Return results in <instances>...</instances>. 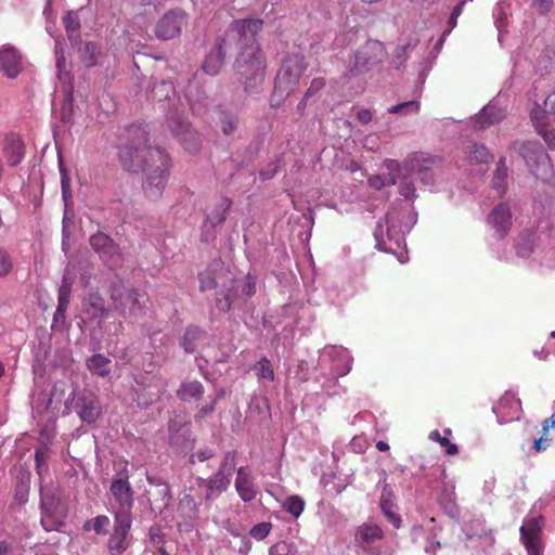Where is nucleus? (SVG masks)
Returning <instances> with one entry per match:
<instances>
[{
	"label": "nucleus",
	"mask_w": 555,
	"mask_h": 555,
	"mask_svg": "<svg viewBox=\"0 0 555 555\" xmlns=\"http://www.w3.org/2000/svg\"><path fill=\"white\" fill-rule=\"evenodd\" d=\"M236 127L235 119L233 117L225 116L221 121V129L224 134H231Z\"/></svg>",
	"instance_id": "obj_58"
},
{
	"label": "nucleus",
	"mask_w": 555,
	"mask_h": 555,
	"mask_svg": "<svg viewBox=\"0 0 555 555\" xmlns=\"http://www.w3.org/2000/svg\"><path fill=\"white\" fill-rule=\"evenodd\" d=\"M380 507L384 513V515L387 517V519L396 527L399 528L401 524V519L398 516V514L393 511V506L391 503L386 501L385 499H382Z\"/></svg>",
	"instance_id": "obj_47"
},
{
	"label": "nucleus",
	"mask_w": 555,
	"mask_h": 555,
	"mask_svg": "<svg viewBox=\"0 0 555 555\" xmlns=\"http://www.w3.org/2000/svg\"><path fill=\"white\" fill-rule=\"evenodd\" d=\"M383 538L384 532L379 526L364 522L356 530L354 543L361 551L369 555H379L380 548L377 544Z\"/></svg>",
	"instance_id": "obj_17"
},
{
	"label": "nucleus",
	"mask_w": 555,
	"mask_h": 555,
	"mask_svg": "<svg viewBox=\"0 0 555 555\" xmlns=\"http://www.w3.org/2000/svg\"><path fill=\"white\" fill-rule=\"evenodd\" d=\"M256 375L260 379L272 382L274 379V370L267 358H261L254 367Z\"/></svg>",
	"instance_id": "obj_39"
},
{
	"label": "nucleus",
	"mask_w": 555,
	"mask_h": 555,
	"mask_svg": "<svg viewBox=\"0 0 555 555\" xmlns=\"http://www.w3.org/2000/svg\"><path fill=\"white\" fill-rule=\"evenodd\" d=\"M75 408L79 417L87 423L95 422L102 412L98 397L87 390L79 393Z\"/></svg>",
	"instance_id": "obj_22"
},
{
	"label": "nucleus",
	"mask_w": 555,
	"mask_h": 555,
	"mask_svg": "<svg viewBox=\"0 0 555 555\" xmlns=\"http://www.w3.org/2000/svg\"><path fill=\"white\" fill-rule=\"evenodd\" d=\"M130 513L119 511L115 514L114 531L108 540V551L112 555L122 554L130 545Z\"/></svg>",
	"instance_id": "obj_11"
},
{
	"label": "nucleus",
	"mask_w": 555,
	"mask_h": 555,
	"mask_svg": "<svg viewBox=\"0 0 555 555\" xmlns=\"http://www.w3.org/2000/svg\"><path fill=\"white\" fill-rule=\"evenodd\" d=\"M13 269V262L10 255L0 249V279L7 276Z\"/></svg>",
	"instance_id": "obj_50"
},
{
	"label": "nucleus",
	"mask_w": 555,
	"mask_h": 555,
	"mask_svg": "<svg viewBox=\"0 0 555 555\" xmlns=\"http://www.w3.org/2000/svg\"><path fill=\"white\" fill-rule=\"evenodd\" d=\"M198 507L199 503L196 502L193 495L183 494L178 504V515L183 519V522H178L180 529L184 527V530H189L194 526L198 516Z\"/></svg>",
	"instance_id": "obj_25"
},
{
	"label": "nucleus",
	"mask_w": 555,
	"mask_h": 555,
	"mask_svg": "<svg viewBox=\"0 0 555 555\" xmlns=\"http://www.w3.org/2000/svg\"><path fill=\"white\" fill-rule=\"evenodd\" d=\"M64 24H65V27H66V30L68 33H73V31H76L78 30L80 24H79V21H78V17L76 14L74 13H68L65 17H64Z\"/></svg>",
	"instance_id": "obj_53"
},
{
	"label": "nucleus",
	"mask_w": 555,
	"mask_h": 555,
	"mask_svg": "<svg viewBox=\"0 0 555 555\" xmlns=\"http://www.w3.org/2000/svg\"><path fill=\"white\" fill-rule=\"evenodd\" d=\"M470 159L477 163H488L492 159V155L486 146L474 144L472 146Z\"/></svg>",
	"instance_id": "obj_46"
},
{
	"label": "nucleus",
	"mask_w": 555,
	"mask_h": 555,
	"mask_svg": "<svg viewBox=\"0 0 555 555\" xmlns=\"http://www.w3.org/2000/svg\"><path fill=\"white\" fill-rule=\"evenodd\" d=\"M435 163V159L426 157L423 154L412 156L410 159H406L403 165H400L395 159H386V166L389 170L416 172L421 181L427 186L435 184L434 173L431 172V167Z\"/></svg>",
	"instance_id": "obj_9"
},
{
	"label": "nucleus",
	"mask_w": 555,
	"mask_h": 555,
	"mask_svg": "<svg viewBox=\"0 0 555 555\" xmlns=\"http://www.w3.org/2000/svg\"><path fill=\"white\" fill-rule=\"evenodd\" d=\"M232 465L224 460L218 472L208 478L198 477L196 487L198 495L206 503H210L219 498L231 483Z\"/></svg>",
	"instance_id": "obj_5"
},
{
	"label": "nucleus",
	"mask_w": 555,
	"mask_h": 555,
	"mask_svg": "<svg viewBox=\"0 0 555 555\" xmlns=\"http://www.w3.org/2000/svg\"><path fill=\"white\" fill-rule=\"evenodd\" d=\"M413 171L396 170L397 180H399V193L408 199L416 196V189L414 182L411 179Z\"/></svg>",
	"instance_id": "obj_35"
},
{
	"label": "nucleus",
	"mask_w": 555,
	"mask_h": 555,
	"mask_svg": "<svg viewBox=\"0 0 555 555\" xmlns=\"http://www.w3.org/2000/svg\"><path fill=\"white\" fill-rule=\"evenodd\" d=\"M506 178H507V167L505 165V160L500 159L496 170H495V173L492 179V186L501 195L505 192Z\"/></svg>",
	"instance_id": "obj_38"
},
{
	"label": "nucleus",
	"mask_w": 555,
	"mask_h": 555,
	"mask_svg": "<svg viewBox=\"0 0 555 555\" xmlns=\"http://www.w3.org/2000/svg\"><path fill=\"white\" fill-rule=\"evenodd\" d=\"M199 335L201 331L196 327H191L185 331L181 345L186 352L191 353L194 351L195 347L193 345V341L196 340L199 337Z\"/></svg>",
	"instance_id": "obj_45"
},
{
	"label": "nucleus",
	"mask_w": 555,
	"mask_h": 555,
	"mask_svg": "<svg viewBox=\"0 0 555 555\" xmlns=\"http://www.w3.org/2000/svg\"><path fill=\"white\" fill-rule=\"evenodd\" d=\"M90 245L100 259L109 268L121 266L124 258L118 246L104 233H96L90 237Z\"/></svg>",
	"instance_id": "obj_16"
},
{
	"label": "nucleus",
	"mask_w": 555,
	"mask_h": 555,
	"mask_svg": "<svg viewBox=\"0 0 555 555\" xmlns=\"http://www.w3.org/2000/svg\"><path fill=\"white\" fill-rule=\"evenodd\" d=\"M230 203H224V207L216 210L215 212H211L207 217L206 224H204V228H216L217 225L221 224L225 218H227V209L229 208Z\"/></svg>",
	"instance_id": "obj_44"
},
{
	"label": "nucleus",
	"mask_w": 555,
	"mask_h": 555,
	"mask_svg": "<svg viewBox=\"0 0 555 555\" xmlns=\"http://www.w3.org/2000/svg\"><path fill=\"white\" fill-rule=\"evenodd\" d=\"M305 69L306 63L302 56L298 54L287 56L283 61L282 67L276 76L275 93L279 92L281 95L284 93L288 94L299 82Z\"/></svg>",
	"instance_id": "obj_6"
},
{
	"label": "nucleus",
	"mask_w": 555,
	"mask_h": 555,
	"mask_svg": "<svg viewBox=\"0 0 555 555\" xmlns=\"http://www.w3.org/2000/svg\"><path fill=\"white\" fill-rule=\"evenodd\" d=\"M177 395L183 401L197 400L204 395V387L197 380L185 382L181 384Z\"/></svg>",
	"instance_id": "obj_33"
},
{
	"label": "nucleus",
	"mask_w": 555,
	"mask_h": 555,
	"mask_svg": "<svg viewBox=\"0 0 555 555\" xmlns=\"http://www.w3.org/2000/svg\"><path fill=\"white\" fill-rule=\"evenodd\" d=\"M321 357L328 358L334 366L333 371L337 376H345L351 370L352 357L341 346H327L323 349Z\"/></svg>",
	"instance_id": "obj_23"
},
{
	"label": "nucleus",
	"mask_w": 555,
	"mask_h": 555,
	"mask_svg": "<svg viewBox=\"0 0 555 555\" xmlns=\"http://www.w3.org/2000/svg\"><path fill=\"white\" fill-rule=\"evenodd\" d=\"M270 531H271V524L259 522L250 529L249 534L254 539L261 541L269 535Z\"/></svg>",
	"instance_id": "obj_49"
},
{
	"label": "nucleus",
	"mask_w": 555,
	"mask_h": 555,
	"mask_svg": "<svg viewBox=\"0 0 555 555\" xmlns=\"http://www.w3.org/2000/svg\"><path fill=\"white\" fill-rule=\"evenodd\" d=\"M90 245L100 259L109 268L121 266L124 258L118 246L104 233H96L90 237Z\"/></svg>",
	"instance_id": "obj_15"
},
{
	"label": "nucleus",
	"mask_w": 555,
	"mask_h": 555,
	"mask_svg": "<svg viewBox=\"0 0 555 555\" xmlns=\"http://www.w3.org/2000/svg\"><path fill=\"white\" fill-rule=\"evenodd\" d=\"M262 29V21L258 18L238 20L233 22L224 37L212 49L203 63V70L217 75L223 65L227 52L236 46L240 48L235 60V70L247 92L257 91L264 81L266 62L256 41L257 34Z\"/></svg>",
	"instance_id": "obj_1"
},
{
	"label": "nucleus",
	"mask_w": 555,
	"mask_h": 555,
	"mask_svg": "<svg viewBox=\"0 0 555 555\" xmlns=\"http://www.w3.org/2000/svg\"><path fill=\"white\" fill-rule=\"evenodd\" d=\"M530 117L538 129L539 133L543 137L544 141L552 147H555V133L553 130L545 129V116L538 109L530 113Z\"/></svg>",
	"instance_id": "obj_34"
},
{
	"label": "nucleus",
	"mask_w": 555,
	"mask_h": 555,
	"mask_svg": "<svg viewBox=\"0 0 555 555\" xmlns=\"http://www.w3.org/2000/svg\"><path fill=\"white\" fill-rule=\"evenodd\" d=\"M550 441H551V439L548 438V436L547 435L544 436V434H542V436L539 439H535L533 441L534 451H537V452L545 451L550 447Z\"/></svg>",
	"instance_id": "obj_56"
},
{
	"label": "nucleus",
	"mask_w": 555,
	"mask_h": 555,
	"mask_svg": "<svg viewBox=\"0 0 555 555\" xmlns=\"http://www.w3.org/2000/svg\"><path fill=\"white\" fill-rule=\"evenodd\" d=\"M544 521L541 516L528 517L520 527V538L528 555H543L541 532Z\"/></svg>",
	"instance_id": "obj_12"
},
{
	"label": "nucleus",
	"mask_w": 555,
	"mask_h": 555,
	"mask_svg": "<svg viewBox=\"0 0 555 555\" xmlns=\"http://www.w3.org/2000/svg\"><path fill=\"white\" fill-rule=\"evenodd\" d=\"M400 216L401 211L393 209L377 222L374 236L378 249L393 251V247L400 248L404 244L405 230L399 224Z\"/></svg>",
	"instance_id": "obj_4"
},
{
	"label": "nucleus",
	"mask_w": 555,
	"mask_h": 555,
	"mask_svg": "<svg viewBox=\"0 0 555 555\" xmlns=\"http://www.w3.org/2000/svg\"><path fill=\"white\" fill-rule=\"evenodd\" d=\"M112 298L116 308L120 309L124 313H126L128 310L129 315L135 318L142 313L144 305L147 300L145 294L143 293H139L134 289H125L121 292L118 288L113 289Z\"/></svg>",
	"instance_id": "obj_18"
},
{
	"label": "nucleus",
	"mask_w": 555,
	"mask_h": 555,
	"mask_svg": "<svg viewBox=\"0 0 555 555\" xmlns=\"http://www.w3.org/2000/svg\"><path fill=\"white\" fill-rule=\"evenodd\" d=\"M451 429L446 428L443 430V436L438 430H433L429 434V439L431 441L438 442L442 448L446 449V453L449 455H455L459 452V448L455 443L450 441Z\"/></svg>",
	"instance_id": "obj_36"
},
{
	"label": "nucleus",
	"mask_w": 555,
	"mask_h": 555,
	"mask_svg": "<svg viewBox=\"0 0 555 555\" xmlns=\"http://www.w3.org/2000/svg\"><path fill=\"white\" fill-rule=\"evenodd\" d=\"M255 292V280L248 274L243 279L235 280L232 287L222 297L220 295L217 297V307L222 311H228L232 307H241Z\"/></svg>",
	"instance_id": "obj_7"
},
{
	"label": "nucleus",
	"mask_w": 555,
	"mask_h": 555,
	"mask_svg": "<svg viewBox=\"0 0 555 555\" xmlns=\"http://www.w3.org/2000/svg\"><path fill=\"white\" fill-rule=\"evenodd\" d=\"M505 117V111L494 104L485 106L474 118V128L476 130L485 129L491 125L500 122Z\"/></svg>",
	"instance_id": "obj_30"
},
{
	"label": "nucleus",
	"mask_w": 555,
	"mask_h": 555,
	"mask_svg": "<svg viewBox=\"0 0 555 555\" xmlns=\"http://www.w3.org/2000/svg\"><path fill=\"white\" fill-rule=\"evenodd\" d=\"M111 493L120 506V511L128 512L133 505V490L128 481V474L125 470L118 472L111 485Z\"/></svg>",
	"instance_id": "obj_20"
},
{
	"label": "nucleus",
	"mask_w": 555,
	"mask_h": 555,
	"mask_svg": "<svg viewBox=\"0 0 555 555\" xmlns=\"http://www.w3.org/2000/svg\"><path fill=\"white\" fill-rule=\"evenodd\" d=\"M167 127L175 138L190 153H195L201 147L198 134L192 129L189 121L178 113H172L167 119Z\"/></svg>",
	"instance_id": "obj_10"
},
{
	"label": "nucleus",
	"mask_w": 555,
	"mask_h": 555,
	"mask_svg": "<svg viewBox=\"0 0 555 555\" xmlns=\"http://www.w3.org/2000/svg\"><path fill=\"white\" fill-rule=\"evenodd\" d=\"M384 54L383 46L379 42H367L354 56V64L350 69L351 74H359L378 63Z\"/></svg>",
	"instance_id": "obj_19"
},
{
	"label": "nucleus",
	"mask_w": 555,
	"mask_h": 555,
	"mask_svg": "<svg viewBox=\"0 0 555 555\" xmlns=\"http://www.w3.org/2000/svg\"><path fill=\"white\" fill-rule=\"evenodd\" d=\"M60 51H62L61 43L56 42L55 54H56L57 77L60 79H63V69H64V66H65V59H64L63 52L61 53ZM64 76L67 77V74L64 73Z\"/></svg>",
	"instance_id": "obj_52"
},
{
	"label": "nucleus",
	"mask_w": 555,
	"mask_h": 555,
	"mask_svg": "<svg viewBox=\"0 0 555 555\" xmlns=\"http://www.w3.org/2000/svg\"><path fill=\"white\" fill-rule=\"evenodd\" d=\"M521 155L530 170L539 176L538 167L547 166V155L539 143L529 142L521 147Z\"/></svg>",
	"instance_id": "obj_27"
},
{
	"label": "nucleus",
	"mask_w": 555,
	"mask_h": 555,
	"mask_svg": "<svg viewBox=\"0 0 555 555\" xmlns=\"http://www.w3.org/2000/svg\"><path fill=\"white\" fill-rule=\"evenodd\" d=\"M545 113L555 114V90L544 101Z\"/></svg>",
	"instance_id": "obj_59"
},
{
	"label": "nucleus",
	"mask_w": 555,
	"mask_h": 555,
	"mask_svg": "<svg viewBox=\"0 0 555 555\" xmlns=\"http://www.w3.org/2000/svg\"><path fill=\"white\" fill-rule=\"evenodd\" d=\"M199 281H201L202 289H207L215 285L214 279H211L209 275H206V274H201Z\"/></svg>",
	"instance_id": "obj_63"
},
{
	"label": "nucleus",
	"mask_w": 555,
	"mask_h": 555,
	"mask_svg": "<svg viewBox=\"0 0 555 555\" xmlns=\"http://www.w3.org/2000/svg\"><path fill=\"white\" fill-rule=\"evenodd\" d=\"M488 223L495 231L500 238L505 236L512 224V214L509 207L505 204L495 206L488 216Z\"/></svg>",
	"instance_id": "obj_26"
},
{
	"label": "nucleus",
	"mask_w": 555,
	"mask_h": 555,
	"mask_svg": "<svg viewBox=\"0 0 555 555\" xmlns=\"http://www.w3.org/2000/svg\"><path fill=\"white\" fill-rule=\"evenodd\" d=\"M48 456V448L38 449L35 453L36 469L39 476H42L48 472V465L46 463Z\"/></svg>",
	"instance_id": "obj_48"
},
{
	"label": "nucleus",
	"mask_w": 555,
	"mask_h": 555,
	"mask_svg": "<svg viewBox=\"0 0 555 555\" xmlns=\"http://www.w3.org/2000/svg\"><path fill=\"white\" fill-rule=\"evenodd\" d=\"M0 555H20L17 550H13L8 543L0 542Z\"/></svg>",
	"instance_id": "obj_64"
},
{
	"label": "nucleus",
	"mask_w": 555,
	"mask_h": 555,
	"mask_svg": "<svg viewBox=\"0 0 555 555\" xmlns=\"http://www.w3.org/2000/svg\"><path fill=\"white\" fill-rule=\"evenodd\" d=\"M0 68L9 78H15L22 70V55L12 46L0 48Z\"/></svg>",
	"instance_id": "obj_24"
},
{
	"label": "nucleus",
	"mask_w": 555,
	"mask_h": 555,
	"mask_svg": "<svg viewBox=\"0 0 555 555\" xmlns=\"http://www.w3.org/2000/svg\"><path fill=\"white\" fill-rule=\"evenodd\" d=\"M420 111V103L417 101H408L397 105H393L388 108L390 114H400V115H412L416 114Z\"/></svg>",
	"instance_id": "obj_41"
},
{
	"label": "nucleus",
	"mask_w": 555,
	"mask_h": 555,
	"mask_svg": "<svg viewBox=\"0 0 555 555\" xmlns=\"http://www.w3.org/2000/svg\"><path fill=\"white\" fill-rule=\"evenodd\" d=\"M61 176H62V193L63 197L66 201L67 194L69 193L70 185H69V178L67 177L65 170L61 167L60 168Z\"/></svg>",
	"instance_id": "obj_60"
},
{
	"label": "nucleus",
	"mask_w": 555,
	"mask_h": 555,
	"mask_svg": "<svg viewBox=\"0 0 555 555\" xmlns=\"http://www.w3.org/2000/svg\"><path fill=\"white\" fill-rule=\"evenodd\" d=\"M109 526V518L107 516L101 515L96 516L92 520H89L85 524L86 530H93L98 534H104L107 531Z\"/></svg>",
	"instance_id": "obj_40"
},
{
	"label": "nucleus",
	"mask_w": 555,
	"mask_h": 555,
	"mask_svg": "<svg viewBox=\"0 0 555 555\" xmlns=\"http://www.w3.org/2000/svg\"><path fill=\"white\" fill-rule=\"evenodd\" d=\"M283 506L294 517H298L304 511L305 503L299 496L292 495L285 500Z\"/></svg>",
	"instance_id": "obj_43"
},
{
	"label": "nucleus",
	"mask_w": 555,
	"mask_h": 555,
	"mask_svg": "<svg viewBox=\"0 0 555 555\" xmlns=\"http://www.w3.org/2000/svg\"><path fill=\"white\" fill-rule=\"evenodd\" d=\"M552 4L553 0H533L532 2L533 8L541 14L548 12L552 8Z\"/></svg>",
	"instance_id": "obj_57"
},
{
	"label": "nucleus",
	"mask_w": 555,
	"mask_h": 555,
	"mask_svg": "<svg viewBox=\"0 0 555 555\" xmlns=\"http://www.w3.org/2000/svg\"><path fill=\"white\" fill-rule=\"evenodd\" d=\"M551 428H555V412L553 413V415L551 417L544 420L543 426H542V434H544V436L548 435V430Z\"/></svg>",
	"instance_id": "obj_62"
},
{
	"label": "nucleus",
	"mask_w": 555,
	"mask_h": 555,
	"mask_svg": "<svg viewBox=\"0 0 555 555\" xmlns=\"http://www.w3.org/2000/svg\"><path fill=\"white\" fill-rule=\"evenodd\" d=\"M212 456V452L209 450L198 451L191 455V462H195L197 460L198 462H204Z\"/></svg>",
	"instance_id": "obj_61"
},
{
	"label": "nucleus",
	"mask_w": 555,
	"mask_h": 555,
	"mask_svg": "<svg viewBox=\"0 0 555 555\" xmlns=\"http://www.w3.org/2000/svg\"><path fill=\"white\" fill-rule=\"evenodd\" d=\"M76 384L68 373L53 382L49 392L33 396V410L48 424H53L59 414H67L74 405ZM41 442L48 443L53 437V428L47 425L40 431Z\"/></svg>",
	"instance_id": "obj_3"
},
{
	"label": "nucleus",
	"mask_w": 555,
	"mask_h": 555,
	"mask_svg": "<svg viewBox=\"0 0 555 555\" xmlns=\"http://www.w3.org/2000/svg\"><path fill=\"white\" fill-rule=\"evenodd\" d=\"M66 515V506L59 498L41 491V525L46 531L59 530Z\"/></svg>",
	"instance_id": "obj_8"
},
{
	"label": "nucleus",
	"mask_w": 555,
	"mask_h": 555,
	"mask_svg": "<svg viewBox=\"0 0 555 555\" xmlns=\"http://www.w3.org/2000/svg\"><path fill=\"white\" fill-rule=\"evenodd\" d=\"M384 165H386V162L384 163ZM385 168L386 172L372 176L369 179V183L372 188L380 190L384 186L392 185L397 182L396 170H389L387 166H385Z\"/></svg>",
	"instance_id": "obj_37"
},
{
	"label": "nucleus",
	"mask_w": 555,
	"mask_h": 555,
	"mask_svg": "<svg viewBox=\"0 0 555 555\" xmlns=\"http://www.w3.org/2000/svg\"><path fill=\"white\" fill-rule=\"evenodd\" d=\"M463 5H464V2L462 1L461 3H459L452 11L451 13V16L449 18V27L450 29L448 30L451 31V29H453L455 26H456V23H457V17L462 14V11H463Z\"/></svg>",
	"instance_id": "obj_55"
},
{
	"label": "nucleus",
	"mask_w": 555,
	"mask_h": 555,
	"mask_svg": "<svg viewBox=\"0 0 555 555\" xmlns=\"http://www.w3.org/2000/svg\"><path fill=\"white\" fill-rule=\"evenodd\" d=\"M132 141L119 149L118 155L125 169L142 173V191L146 198L157 201L163 196L171 169L169 155L159 147L147 144V134L140 127L129 129Z\"/></svg>",
	"instance_id": "obj_2"
},
{
	"label": "nucleus",
	"mask_w": 555,
	"mask_h": 555,
	"mask_svg": "<svg viewBox=\"0 0 555 555\" xmlns=\"http://www.w3.org/2000/svg\"><path fill=\"white\" fill-rule=\"evenodd\" d=\"M100 49L95 43L88 42L83 49V61L87 66H95L100 64L99 55Z\"/></svg>",
	"instance_id": "obj_42"
},
{
	"label": "nucleus",
	"mask_w": 555,
	"mask_h": 555,
	"mask_svg": "<svg viewBox=\"0 0 555 555\" xmlns=\"http://www.w3.org/2000/svg\"><path fill=\"white\" fill-rule=\"evenodd\" d=\"M86 364L93 375L105 377L111 373V360L102 354H93Z\"/></svg>",
	"instance_id": "obj_32"
},
{
	"label": "nucleus",
	"mask_w": 555,
	"mask_h": 555,
	"mask_svg": "<svg viewBox=\"0 0 555 555\" xmlns=\"http://www.w3.org/2000/svg\"><path fill=\"white\" fill-rule=\"evenodd\" d=\"M452 494L453 493L450 492L441 496L440 503L443 505L444 509L448 512L450 516L455 517L457 515V508L452 498Z\"/></svg>",
	"instance_id": "obj_51"
},
{
	"label": "nucleus",
	"mask_w": 555,
	"mask_h": 555,
	"mask_svg": "<svg viewBox=\"0 0 555 555\" xmlns=\"http://www.w3.org/2000/svg\"><path fill=\"white\" fill-rule=\"evenodd\" d=\"M188 24V14L182 10H171L164 14L156 24V37L170 40L178 37Z\"/></svg>",
	"instance_id": "obj_13"
},
{
	"label": "nucleus",
	"mask_w": 555,
	"mask_h": 555,
	"mask_svg": "<svg viewBox=\"0 0 555 555\" xmlns=\"http://www.w3.org/2000/svg\"><path fill=\"white\" fill-rule=\"evenodd\" d=\"M235 489L244 502L253 501L257 495V488L249 470L241 467L235 479Z\"/></svg>",
	"instance_id": "obj_29"
},
{
	"label": "nucleus",
	"mask_w": 555,
	"mask_h": 555,
	"mask_svg": "<svg viewBox=\"0 0 555 555\" xmlns=\"http://www.w3.org/2000/svg\"><path fill=\"white\" fill-rule=\"evenodd\" d=\"M520 411L519 399L514 392L509 391L505 392L498 404L493 406V412L496 414L500 424L519 420Z\"/></svg>",
	"instance_id": "obj_21"
},
{
	"label": "nucleus",
	"mask_w": 555,
	"mask_h": 555,
	"mask_svg": "<svg viewBox=\"0 0 555 555\" xmlns=\"http://www.w3.org/2000/svg\"><path fill=\"white\" fill-rule=\"evenodd\" d=\"M173 93V86L171 82L162 81L159 85H157L154 89L155 95H160V93H165V98L169 99V93Z\"/></svg>",
	"instance_id": "obj_54"
},
{
	"label": "nucleus",
	"mask_w": 555,
	"mask_h": 555,
	"mask_svg": "<svg viewBox=\"0 0 555 555\" xmlns=\"http://www.w3.org/2000/svg\"><path fill=\"white\" fill-rule=\"evenodd\" d=\"M72 292V283L64 276L61 286L59 287V305L54 313V322L64 319L65 312L69 302Z\"/></svg>",
	"instance_id": "obj_31"
},
{
	"label": "nucleus",
	"mask_w": 555,
	"mask_h": 555,
	"mask_svg": "<svg viewBox=\"0 0 555 555\" xmlns=\"http://www.w3.org/2000/svg\"><path fill=\"white\" fill-rule=\"evenodd\" d=\"M3 154L11 166L18 165L25 155V146L20 135L10 133L4 139Z\"/></svg>",
	"instance_id": "obj_28"
},
{
	"label": "nucleus",
	"mask_w": 555,
	"mask_h": 555,
	"mask_svg": "<svg viewBox=\"0 0 555 555\" xmlns=\"http://www.w3.org/2000/svg\"><path fill=\"white\" fill-rule=\"evenodd\" d=\"M90 245L100 259L109 268L121 266L124 258L118 246L104 233H96L90 237Z\"/></svg>",
	"instance_id": "obj_14"
}]
</instances>
